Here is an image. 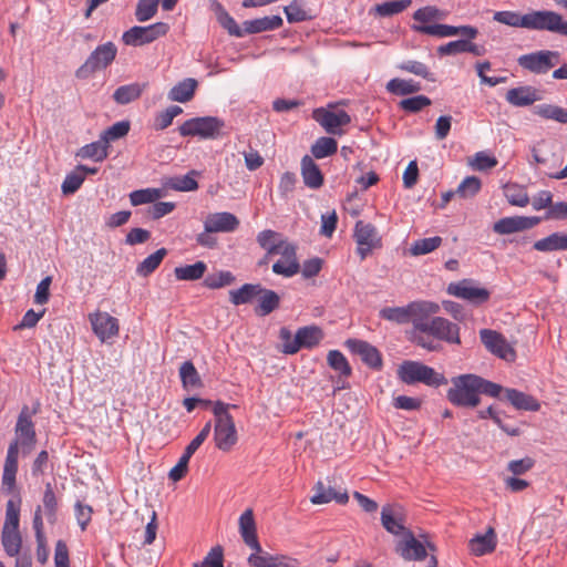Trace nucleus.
Returning a JSON list of instances; mask_svg holds the SVG:
<instances>
[{"instance_id": "obj_1", "label": "nucleus", "mask_w": 567, "mask_h": 567, "mask_svg": "<svg viewBox=\"0 0 567 567\" xmlns=\"http://www.w3.org/2000/svg\"><path fill=\"white\" fill-rule=\"evenodd\" d=\"M14 432L17 437L8 446L2 474V485L7 487L8 491H11L16 485L20 450L23 455H28L37 443L34 424L28 406L22 408L16 423Z\"/></svg>"}, {"instance_id": "obj_2", "label": "nucleus", "mask_w": 567, "mask_h": 567, "mask_svg": "<svg viewBox=\"0 0 567 567\" xmlns=\"http://www.w3.org/2000/svg\"><path fill=\"white\" fill-rule=\"evenodd\" d=\"M440 306L432 301H412L405 307H385L379 311L380 318L395 322L398 324H404L412 322L413 329L415 330L416 319H421L422 316H432L437 313Z\"/></svg>"}, {"instance_id": "obj_3", "label": "nucleus", "mask_w": 567, "mask_h": 567, "mask_svg": "<svg viewBox=\"0 0 567 567\" xmlns=\"http://www.w3.org/2000/svg\"><path fill=\"white\" fill-rule=\"evenodd\" d=\"M447 400L456 406L475 408L480 404L477 375L461 374L452 379V386L446 393Z\"/></svg>"}, {"instance_id": "obj_4", "label": "nucleus", "mask_w": 567, "mask_h": 567, "mask_svg": "<svg viewBox=\"0 0 567 567\" xmlns=\"http://www.w3.org/2000/svg\"><path fill=\"white\" fill-rule=\"evenodd\" d=\"M398 378L405 384L421 382L434 388L447 383V379L442 373L436 372L429 365L412 360L403 361L399 365Z\"/></svg>"}, {"instance_id": "obj_5", "label": "nucleus", "mask_w": 567, "mask_h": 567, "mask_svg": "<svg viewBox=\"0 0 567 567\" xmlns=\"http://www.w3.org/2000/svg\"><path fill=\"white\" fill-rule=\"evenodd\" d=\"M415 331L426 333L447 343L460 344V327L443 317L422 316L416 319Z\"/></svg>"}, {"instance_id": "obj_6", "label": "nucleus", "mask_w": 567, "mask_h": 567, "mask_svg": "<svg viewBox=\"0 0 567 567\" xmlns=\"http://www.w3.org/2000/svg\"><path fill=\"white\" fill-rule=\"evenodd\" d=\"M117 55V47L109 41L97 45L86 58L84 63L75 71L78 79L90 78L96 71L105 70Z\"/></svg>"}, {"instance_id": "obj_7", "label": "nucleus", "mask_w": 567, "mask_h": 567, "mask_svg": "<svg viewBox=\"0 0 567 567\" xmlns=\"http://www.w3.org/2000/svg\"><path fill=\"white\" fill-rule=\"evenodd\" d=\"M225 126L223 120L216 116L193 117L185 121L178 128L182 136H199L202 138H216Z\"/></svg>"}, {"instance_id": "obj_8", "label": "nucleus", "mask_w": 567, "mask_h": 567, "mask_svg": "<svg viewBox=\"0 0 567 567\" xmlns=\"http://www.w3.org/2000/svg\"><path fill=\"white\" fill-rule=\"evenodd\" d=\"M169 27L165 22H156L146 27L135 25L125 31L122 41L126 45L141 47L166 35Z\"/></svg>"}, {"instance_id": "obj_9", "label": "nucleus", "mask_w": 567, "mask_h": 567, "mask_svg": "<svg viewBox=\"0 0 567 567\" xmlns=\"http://www.w3.org/2000/svg\"><path fill=\"white\" fill-rule=\"evenodd\" d=\"M353 238L357 243V254L365 259L375 248L381 247V237L374 225L358 220L354 226Z\"/></svg>"}, {"instance_id": "obj_10", "label": "nucleus", "mask_w": 567, "mask_h": 567, "mask_svg": "<svg viewBox=\"0 0 567 567\" xmlns=\"http://www.w3.org/2000/svg\"><path fill=\"white\" fill-rule=\"evenodd\" d=\"M563 23V16L556 11L533 10L526 13L525 29L561 34Z\"/></svg>"}, {"instance_id": "obj_11", "label": "nucleus", "mask_w": 567, "mask_h": 567, "mask_svg": "<svg viewBox=\"0 0 567 567\" xmlns=\"http://www.w3.org/2000/svg\"><path fill=\"white\" fill-rule=\"evenodd\" d=\"M559 56L557 51L540 50L520 55L517 62L519 66L532 73L545 74L557 64Z\"/></svg>"}, {"instance_id": "obj_12", "label": "nucleus", "mask_w": 567, "mask_h": 567, "mask_svg": "<svg viewBox=\"0 0 567 567\" xmlns=\"http://www.w3.org/2000/svg\"><path fill=\"white\" fill-rule=\"evenodd\" d=\"M480 338L484 347L493 354L506 361H514L516 352L499 332L491 329H482Z\"/></svg>"}, {"instance_id": "obj_13", "label": "nucleus", "mask_w": 567, "mask_h": 567, "mask_svg": "<svg viewBox=\"0 0 567 567\" xmlns=\"http://www.w3.org/2000/svg\"><path fill=\"white\" fill-rule=\"evenodd\" d=\"M280 258L272 265V271L286 278H290L300 271V264L297 259L296 247L290 243H281L275 252Z\"/></svg>"}, {"instance_id": "obj_14", "label": "nucleus", "mask_w": 567, "mask_h": 567, "mask_svg": "<svg viewBox=\"0 0 567 567\" xmlns=\"http://www.w3.org/2000/svg\"><path fill=\"white\" fill-rule=\"evenodd\" d=\"M312 117L329 134L333 135H341L343 133L341 127L351 122V117L346 111L333 112L323 107L313 110Z\"/></svg>"}, {"instance_id": "obj_15", "label": "nucleus", "mask_w": 567, "mask_h": 567, "mask_svg": "<svg viewBox=\"0 0 567 567\" xmlns=\"http://www.w3.org/2000/svg\"><path fill=\"white\" fill-rule=\"evenodd\" d=\"M427 549L431 551L435 550V546L432 543L424 545L417 540L412 532L406 533L405 537L396 544V553L404 560H423L427 556Z\"/></svg>"}, {"instance_id": "obj_16", "label": "nucleus", "mask_w": 567, "mask_h": 567, "mask_svg": "<svg viewBox=\"0 0 567 567\" xmlns=\"http://www.w3.org/2000/svg\"><path fill=\"white\" fill-rule=\"evenodd\" d=\"M447 293L475 305L484 303L489 298V291L487 289L475 287L473 282L467 279L450 284L447 286Z\"/></svg>"}, {"instance_id": "obj_17", "label": "nucleus", "mask_w": 567, "mask_h": 567, "mask_svg": "<svg viewBox=\"0 0 567 567\" xmlns=\"http://www.w3.org/2000/svg\"><path fill=\"white\" fill-rule=\"evenodd\" d=\"M89 320L94 333L102 342H106L118 334V320L107 312L90 313Z\"/></svg>"}, {"instance_id": "obj_18", "label": "nucleus", "mask_w": 567, "mask_h": 567, "mask_svg": "<svg viewBox=\"0 0 567 567\" xmlns=\"http://www.w3.org/2000/svg\"><path fill=\"white\" fill-rule=\"evenodd\" d=\"M404 523L402 508L399 505L388 504L382 507L381 524L388 533L404 538L405 534L411 532L405 527Z\"/></svg>"}, {"instance_id": "obj_19", "label": "nucleus", "mask_w": 567, "mask_h": 567, "mask_svg": "<svg viewBox=\"0 0 567 567\" xmlns=\"http://www.w3.org/2000/svg\"><path fill=\"white\" fill-rule=\"evenodd\" d=\"M542 221L538 216H513L504 217L493 225V230L498 235H509L517 231H523L537 226Z\"/></svg>"}, {"instance_id": "obj_20", "label": "nucleus", "mask_w": 567, "mask_h": 567, "mask_svg": "<svg viewBox=\"0 0 567 567\" xmlns=\"http://www.w3.org/2000/svg\"><path fill=\"white\" fill-rule=\"evenodd\" d=\"M347 348L358 355L361 360L372 369H380L382 367V358L379 350L367 341L359 339H348L346 341Z\"/></svg>"}, {"instance_id": "obj_21", "label": "nucleus", "mask_w": 567, "mask_h": 567, "mask_svg": "<svg viewBox=\"0 0 567 567\" xmlns=\"http://www.w3.org/2000/svg\"><path fill=\"white\" fill-rule=\"evenodd\" d=\"M214 441L216 447L228 452L237 443V431L233 419L225 417L224 421L215 423Z\"/></svg>"}, {"instance_id": "obj_22", "label": "nucleus", "mask_w": 567, "mask_h": 567, "mask_svg": "<svg viewBox=\"0 0 567 567\" xmlns=\"http://www.w3.org/2000/svg\"><path fill=\"white\" fill-rule=\"evenodd\" d=\"M238 226V218L228 212L209 214L204 221L205 230L214 233H231L235 231Z\"/></svg>"}, {"instance_id": "obj_23", "label": "nucleus", "mask_w": 567, "mask_h": 567, "mask_svg": "<svg viewBox=\"0 0 567 567\" xmlns=\"http://www.w3.org/2000/svg\"><path fill=\"white\" fill-rule=\"evenodd\" d=\"M239 533L244 543L252 550H260V544L257 537L256 522L251 508H247L239 517Z\"/></svg>"}, {"instance_id": "obj_24", "label": "nucleus", "mask_w": 567, "mask_h": 567, "mask_svg": "<svg viewBox=\"0 0 567 567\" xmlns=\"http://www.w3.org/2000/svg\"><path fill=\"white\" fill-rule=\"evenodd\" d=\"M472 53L476 56L484 55L486 52V49L484 45L473 43L468 40H455L451 41L446 44L440 45L437 48V53L440 55H455L458 53Z\"/></svg>"}, {"instance_id": "obj_25", "label": "nucleus", "mask_w": 567, "mask_h": 567, "mask_svg": "<svg viewBox=\"0 0 567 567\" xmlns=\"http://www.w3.org/2000/svg\"><path fill=\"white\" fill-rule=\"evenodd\" d=\"M313 495L310 501L312 504H327L336 501L338 504H346L349 501L347 491L337 492L331 486H326L323 482L319 481L313 487Z\"/></svg>"}, {"instance_id": "obj_26", "label": "nucleus", "mask_w": 567, "mask_h": 567, "mask_svg": "<svg viewBox=\"0 0 567 567\" xmlns=\"http://www.w3.org/2000/svg\"><path fill=\"white\" fill-rule=\"evenodd\" d=\"M301 175L305 185L311 189L320 188L323 184V175L309 155H305L301 159Z\"/></svg>"}, {"instance_id": "obj_27", "label": "nucleus", "mask_w": 567, "mask_h": 567, "mask_svg": "<svg viewBox=\"0 0 567 567\" xmlns=\"http://www.w3.org/2000/svg\"><path fill=\"white\" fill-rule=\"evenodd\" d=\"M538 100L537 90L528 85L511 89L506 93V101L514 106H528Z\"/></svg>"}, {"instance_id": "obj_28", "label": "nucleus", "mask_w": 567, "mask_h": 567, "mask_svg": "<svg viewBox=\"0 0 567 567\" xmlns=\"http://www.w3.org/2000/svg\"><path fill=\"white\" fill-rule=\"evenodd\" d=\"M505 400L517 410L535 412L540 408L539 402L534 396L516 389H505Z\"/></svg>"}, {"instance_id": "obj_29", "label": "nucleus", "mask_w": 567, "mask_h": 567, "mask_svg": "<svg viewBox=\"0 0 567 567\" xmlns=\"http://www.w3.org/2000/svg\"><path fill=\"white\" fill-rule=\"evenodd\" d=\"M197 85L195 79H184L168 91L167 97L172 102L186 103L194 97Z\"/></svg>"}, {"instance_id": "obj_30", "label": "nucleus", "mask_w": 567, "mask_h": 567, "mask_svg": "<svg viewBox=\"0 0 567 567\" xmlns=\"http://www.w3.org/2000/svg\"><path fill=\"white\" fill-rule=\"evenodd\" d=\"M282 22L284 21L280 16H270L254 20H247L244 22V34H254L264 31L276 30L282 25Z\"/></svg>"}, {"instance_id": "obj_31", "label": "nucleus", "mask_w": 567, "mask_h": 567, "mask_svg": "<svg viewBox=\"0 0 567 567\" xmlns=\"http://www.w3.org/2000/svg\"><path fill=\"white\" fill-rule=\"evenodd\" d=\"M496 547V535L492 527L484 535H476L470 540V549L476 556L492 553Z\"/></svg>"}, {"instance_id": "obj_32", "label": "nucleus", "mask_w": 567, "mask_h": 567, "mask_svg": "<svg viewBox=\"0 0 567 567\" xmlns=\"http://www.w3.org/2000/svg\"><path fill=\"white\" fill-rule=\"evenodd\" d=\"M146 87L147 83H131L118 86L113 93V100L120 105L128 104L140 99Z\"/></svg>"}, {"instance_id": "obj_33", "label": "nucleus", "mask_w": 567, "mask_h": 567, "mask_svg": "<svg viewBox=\"0 0 567 567\" xmlns=\"http://www.w3.org/2000/svg\"><path fill=\"white\" fill-rule=\"evenodd\" d=\"M258 305L255 308V312L258 316L265 317L275 311L280 305L279 295L270 289H266L261 286V292L257 296Z\"/></svg>"}, {"instance_id": "obj_34", "label": "nucleus", "mask_w": 567, "mask_h": 567, "mask_svg": "<svg viewBox=\"0 0 567 567\" xmlns=\"http://www.w3.org/2000/svg\"><path fill=\"white\" fill-rule=\"evenodd\" d=\"M261 292L260 284H245L238 289L229 291V301L234 306L251 302Z\"/></svg>"}, {"instance_id": "obj_35", "label": "nucleus", "mask_w": 567, "mask_h": 567, "mask_svg": "<svg viewBox=\"0 0 567 567\" xmlns=\"http://www.w3.org/2000/svg\"><path fill=\"white\" fill-rule=\"evenodd\" d=\"M534 249L543 252L567 250V234L553 233L549 236L535 241Z\"/></svg>"}, {"instance_id": "obj_36", "label": "nucleus", "mask_w": 567, "mask_h": 567, "mask_svg": "<svg viewBox=\"0 0 567 567\" xmlns=\"http://www.w3.org/2000/svg\"><path fill=\"white\" fill-rule=\"evenodd\" d=\"M76 155L81 158H90L95 162H102L109 155V145L100 136L97 141L82 146Z\"/></svg>"}, {"instance_id": "obj_37", "label": "nucleus", "mask_w": 567, "mask_h": 567, "mask_svg": "<svg viewBox=\"0 0 567 567\" xmlns=\"http://www.w3.org/2000/svg\"><path fill=\"white\" fill-rule=\"evenodd\" d=\"M533 113L545 120H553L560 124H567V110L554 104H538L533 109Z\"/></svg>"}, {"instance_id": "obj_38", "label": "nucleus", "mask_w": 567, "mask_h": 567, "mask_svg": "<svg viewBox=\"0 0 567 567\" xmlns=\"http://www.w3.org/2000/svg\"><path fill=\"white\" fill-rule=\"evenodd\" d=\"M199 172L193 169L184 176H175L169 178V181L166 183V186L178 192L196 190L198 188V183L196 181Z\"/></svg>"}, {"instance_id": "obj_39", "label": "nucleus", "mask_w": 567, "mask_h": 567, "mask_svg": "<svg viewBox=\"0 0 567 567\" xmlns=\"http://www.w3.org/2000/svg\"><path fill=\"white\" fill-rule=\"evenodd\" d=\"M412 29L416 32L439 38L458 35L460 32V25L454 27L449 24L412 25Z\"/></svg>"}, {"instance_id": "obj_40", "label": "nucleus", "mask_w": 567, "mask_h": 567, "mask_svg": "<svg viewBox=\"0 0 567 567\" xmlns=\"http://www.w3.org/2000/svg\"><path fill=\"white\" fill-rule=\"evenodd\" d=\"M449 12L441 10L434 6H426L417 9L413 13V19L419 22V25L431 24V22L445 20Z\"/></svg>"}, {"instance_id": "obj_41", "label": "nucleus", "mask_w": 567, "mask_h": 567, "mask_svg": "<svg viewBox=\"0 0 567 567\" xmlns=\"http://www.w3.org/2000/svg\"><path fill=\"white\" fill-rule=\"evenodd\" d=\"M206 270L207 266L204 261H196L193 265L176 267L174 274L178 280L193 281L200 279Z\"/></svg>"}, {"instance_id": "obj_42", "label": "nucleus", "mask_w": 567, "mask_h": 567, "mask_svg": "<svg viewBox=\"0 0 567 567\" xmlns=\"http://www.w3.org/2000/svg\"><path fill=\"white\" fill-rule=\"evenodd\" d=\"M179 378L185 389H196L203 385L202 379L192 361H185L179 367Z\"/></svg>"}, {"instance_id": "obj_43", "label": "nucleus", "mask_w": 567, "mask_h": 567, "mask_svg": "<svg viewBox=\"0 0 567 567\" xmlns=\"http://www.w3.org/2000/svg\"><path fill=\"white\" fill-rule=\"evenodd\" d=\"M302 348H312L323 338L322 330L317 326L303 327L296 332Z\"/></svg>"}, {"instance_id": "obj_44", "label": "nucleus", "mask_w": 567, "mask_h": 567, "mask_svg": "<svg viewBox=\"0 0 567 567\" xmlns=\"http://www.w3.org/2000/svg\"><path fill=\"white\" fill-rule=\"evenodd\" d=\"M166 255L167 250L165 248L157 249L155 252L151 254L137 265V275L142 277H147L151 275L153 271H155V269H157Z\"/></svg>"}, {"instance_id": "obj_45", "label": "nucleus", "mask_w": 567, "mask_h": 567, "mask_svg": "<svg viewBox=\"0 0 567 567\" xmlns=\"http://www.w3.org/2000/svg\"><path fill=\"white\" fill-rule=\"evenodd\" d=\"M338 150V143L332 137H319L311 146V154L320 159L333 155Z\"/></svg>"}, {"instance_id": "obj_46", "label": "nucleus", "mask_w": 567, "mask_h": 567, "mask_svg": "<svg viewBox=\"0 0 567 567\" xmlns=\"http://www.w3.org/2000/svg\"><path fill=\"white\" fill-rule=\"evenodd\" d=\"M442 241L440 236L417 239L411 245L409 251L412 256L426 255L437 249Z\"/></svg>"}, {"instance_id": "obj_47", "label": "nucleus", "mask_w": 567, "mask_h": 567, "mask_svg": "<svg viewBox=\"0 0 567 567\" xmlns=\"http://www.w3.org/2000/svg\"><path fill=\"white\" fill-rule=\"evenodd\" d=\"M412 0H390L374 7V12L380 17H391L408 9Z\"/></svg>"}, {"instance_id": "obj_48", "label": "nucleus", "mask_w": 567, "mask_h": 567, "mask_svg": "<svg viewBox=\"0 0 567 567\" xmlns=\"http://www.w3.org/2000/svg\"><path fill=\"white\" fill-rule=\"evenodd\" d=\"M504 195L507 202L513 206L525 207L529 203L527 192L517 184L506 185L504 188Z\"/></svg>"}, {"instance_id": "obj_49", "label": "nucleus", "mask_w": 567, "mask_h": 567, "mask_svg": "<svg viewBox=\"0 0 567 567\" xmlns=\"http://www.w3.org/2000/svg\"><path fill=\"white\" fill-rule=\"evenodd\" d=\"M386 90L396 95H408L420 91L421 86L413 80L392 79L388 82Z\"/></svg>"}, {"instance_id": "obj_50", "label": "nucleus", "mask_w": 567, "mask_h": 567, "mask_svg": "<svg viewBox=\"0 0 567 567\" xmlns=\"http://www.w3.org/2000/svg\"><path fill=\"white\" fill-rule=\"evenodd\" d=\"M163 196L159 188L137 189L130 194V202L133 206L154 203Z\"/></svg>"}, {"instance_id": "obj_51", "label": "nucleus", "mask_w": 567, "mask_h": 567, "mask_svg": "<svg viewBox=\"0 0 567 567\" xmlns=\"http://www.w3.org/2000/svg\"><path fill=\"white\" fill-rule=\"evenodd\" d=\"M493 20L513 28L526 27V13L520 14L516 11H496L493 16Z\"/></svg>"}, {"instance_id": "obj_52", "label": "nucleus", "mask_w": 567, "mask_h": 567, "mask_svg": "<svg viewBox=\"0 0 567 567\" xmlns=\"http://www.w3.org/2000/svg\"><path fill=\"white\" fill-rule=\"evenodd\" d=\"M42 504L43 505L41 507L44 511L49 523L54 524L56 519L58 501L51 483H47L45 485Z\"/></svg>"}, {"instance_id": "obj_53", "label": "nucleus", "mask_w": 567, "mask_h": 567, "mask_svg": "<svg viewBox=\"0 0 567 567\" xmlns=\"http://www.w3.org/2000/svg\"><path fill=\"white\" fill-rule=\"evenodd\" d=\"M1 542L7 555L11 557L19 555L22 544L19 530H2Z\"/></svg>"}, {"instance_id": "obj_54", "label": "nucleus", "mask_w": 567, "mask_h": 567, "mask_svg": "<svg viewBox=\"0 0 567 567\" xmlns=\"http://www.w3.org/2000/svg\"><path fill=\"white\" fill-rule=\"evenodd\" d=\"M257 241L269 255L275 254L279 249L281 243H285L284 240H280V235L278 233L270 229L260 231L257 236Z\"/></svg>"}, {"instance_id": "obj_55", "label": "nucleus", "mask_w": 567, "mask_h": 567, "mask_svg": "<svg viewBox=\"0 0 567 567\" xmlns=\"http://www.w3.org/2000/svg\"><path fill=\"white\" fill-rule=\"evenodd\" d=\"M482 187L481 179L476 176L465 177L455 189L456 196L461 198L474 197Z\"/></svg>"}, {"instance_id": "obj_56", "label": "nucleus", "mask_w": 567, "mask_h": 567, "mask_svg": "<svg viewBox=\"0 0 567 567\" xmlns=\"http://www.w3.org/2000/svg\"><path fill=\"white\" fill-rule=\"evenodd\" d=\"M235 280L236 278L230 271L221 270L208 275L204 280V285L209 289H219L226 286H230L235 282Z\"/></svg>"}, {"instance_id": "obj_57", "label": "nucleus", "mask_w": 567, "mask_h": 567, "mask_svg": "<svg viewBox=\"0 0 567 567\" xmlns=\"http://www.w3.org/2000/svg\"><path fill=\"white\" fill-rule=\"evenodd\" d=\"M130 122L128 121H120L114 123L112 126L107 127L101 133V137L105 141V143L110 146L111 142L117 141L127 135L130 132Z\"/></svg>"}, {"instance_id": "obj_58", "label": "nucleus", "mask_w": 567, "mask_h": 567, "mask_svg": "<svg viewBox=\"0 0 567 567\" xmlns=\"http://www.w3.org/2000/svg\"><path fill=\"white\" fill-rule=\"evenodd\" d=\"M20 522V501L16 503L12 499L7 502L6 519L2 530H19Z\"/></svg>"}, {"instance_id": "obj_59", "label": "nucleus", "mask_w": 567, "mask_h": 567, "mask_svg": "<svg viewBox=\"0 0 567 567\" xmlns=\"http://www.w3.org/2000/svg\"><path fill=\"white\" fill-rule=\"evenodd\" d=\"M182 113L183 109L178 105H172L167 107L165 111L156 114L154 118V128L156 131H163L167 128L172 124L173 120Z\"/></svg>"}, {"instance_id": "obj_60", "label": "nucleus", "mask_w": 567, "mask_h": 567, "mask_svg": "<svg viewBox=\"0 0 567 567\" xmlns=\"http://www.w3.org/2000/svg\"><path fill=\"white\" fill-rule=\"evenodd\" d=\"M284 11L290 23L302 22L312 18V16L305 10L302 2L298 0H293L290 4L286 6Z\"/></svg>"}, {"instance_id": "obj_61", "label": "nucleus", "mask_w": 567, "mask_h": 567, "mask_svg": "<svg viewBox=\"0 0 567 567\" xmlns=\"http://www.w3.org/2000/svg\"><path fill=\"white\" fill-rule=\"evenodd\" d=\"M328 363L329 365L338 371L343 377H349L351 374V368L346 359V357L338 350H331L328 353Z\"/></svg>"}, {"instance_id": "obj_62", "label": "nucleus", "mask_w": 567, "mask_h": 567, "mask_svg": "<svg viewBox=\"0 0 567 567\" xmlns=\"http://www.w3.org/2000/svg\"><path fill=\"white\" fill-rule=\"evenodd\" d=\"M159 0H140L136 10L135 17L140 22H145L152 19L157 12Z\"/></svg>"}, {"instance_id": "obj_63", "label": "nucleus", "mask_w": 567, "mask_h": 567, "mask_svg": "<svg viewBox=\"0 0 567 567\" xmlns=\"http://www.w3.org/2000/svg\"><path fill=\"white\" fill-rule=\"evenodd\" d=\"M84 182V174H82L81 171H78L76 168L69 173L62 185L61 189L64 195H71L74 194L83 184Z\"/></svg>"}, {"instance_id": "obj_64", "label": "nucleus", "mask_w": 567, "mask_h": 567, "mask_svg": "<svg viewBox=\"0 0 567 567\" xmlns=\"http://www.w3.org/2000/svg\"><path fill=\"white\" fill-rule=\"evenodd\" d=\"M194 567H224V551L220 546L213 547L200 563Z\"/></svg>"}]
</instances>
